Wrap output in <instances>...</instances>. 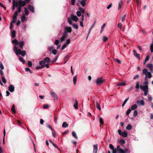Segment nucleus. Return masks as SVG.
Returning a JSON list of instances; mask_svg holds the SVG:
<instances>
[{
  "mask_svg": "<svg viewBox=\"0 0 153 153\" xmlns=\"http://www.w3.org/2000/svg\"><path fill=\"white\" fill-rule=\"evenodd\" d=\"M13 51L16 53V55L18 54L21 55L22 56H24L26 54V51H22L20 49H17V47L16 46H15L13 49Z\"/></svg>",
  "mask_w": 153,
  "mask_h": 153,
  "instance_id": "1",
  "label": "nucleus"
},
{
  "mask_svg": "<svg viewBox=\"0 0 153 153\" xmlns=\"http://www.w3.org/2000/svg\"><path fill=\"white\" fill-rule=\"evenodd\" d=\"M142 74H143L145 75V79L146 80H147V76L149 78H150L152 77L151 73L150 72H148L146 69L144 68L143 70Z\"/></svg>",
  "mask_w": 153,
  "mask_h": 153,
  "instance_id": "2",
  "label": "nucleus"
},
{
  "mask_svg": "<svg viewBox=\"0 0 153 153\" xmlns=\"http://www.w3.org/2000/svg\"><path fill=\"white\" fill-rule=\"evenodd\" d=\"M105 80L103 79L102 77H98L95 81L96 84L97 85L99 86L101 85L104 82H105Z\"/></svg>",
  "mask_w": 153,
  "mask_h": 153,
  "instance_id": "3",
  "label": "nucleus"
},
{
  "mask_svg": "<svg viewBox=\"0 0 153 153\" xmlns=\"http://www.w3.org/2000/svg\"><path fill=\"white\" fill-rule=\"evenodd\" d=\"M140 88L143 90L144 91V95L146 96L148 92V85H145L143 86L142 85H140Z\"/></svg>",
  "mask_w": 153,
  "mask_h": 153,
  "instance_id": "4",
  "label": "nucleus"
},
{
  "mask_svg": "<svg viewBox=\"0 0 153 153\" xmlns=\"http://www.w3.org/2000/svg\"><path fill=\"white\" fill-rule=\"evenodd\" d=\"M118 132L120 135L122 136L123 137H126L127 136V133L126 131H124L122 132L119 129L118 131Z\"/></svg>",
  "mask_w": 153,
  "mask_h": 153,
  "instance_id": "5",
  "label": "nucleus"
},
{
  "mask_svg": "<svg viewBox=\"0 0 153 153\" xmlns=\"http://www.w3.org/2000/svg\"><path fill=\"white\" fill-rule=\"evenodd\" d=\"M19 6L21 7H24L26 4L27 3L25 1H22V0H20L19 2Z\"/></svg>",
  "mask_w": 153,
  "mask_h": 153,
  "instance_id": "6",
  "label": "nucleus"
},
{
  "mask_svg": "<svg viewBox=\"0 0 153 153\" xmlns=\"http://www.w3.org/2000/svg\"><path fill=\"white\" fill-rule=\"evenodd\" d=\"M117 150L118 153H125L124 150L121 149L119 145L117 146Z\"/></svg>",
  "mask_w": 153,
  "mask_h": 153,
  "instance_id": "7",
  "label": "nucleus"
},
{
  "mask_svg": "<svg viewBox=\"0 0 153 153\" xmlns=\"http://www.w3.org/2000/svg\"><path fill=\"white\" fill-rule=\"evenodd\" d=\"M65 32L67 33H71L72 31L71 28L70 27H67L65 28Z\"/></svg>",
  "mask_w": 153,
  "mask_h": 153,
  "instance_id": "8",
  "label": "nucleus"
},
{
  "mask_svg": "<svg viewBox=\"0 0 153 153\" xmlns=\"http://www.w3.org/2000/svg\"><path fill=\"white\" fill-rule=\"evenodd\" d=\"M71 18L73 21L77 22L78 20V18L76 16H74L73 15H71Z\"/></svg>",
  "mask_w": 153,
  "mask_h": 153,
  "instance_id": "9",
  "label": "nucleus"
},
{
  "mask_svg": "<svg viewBox=\"0 0 153 153\" xmlns=\"http://www.w3.org/2000/svg\"><path fill=\"white\" fill-rule=\"evenodd\" d=\"M133 52L134 56L140 60V54L137 53L135 50H133Z\"/></svg>",
  "mask_w": 153,
  "mask_h": 153,
  "instance_id": "10",
  "label": "nucleus"
},
{
  "mask_svg": "<svg viewBox=\"0 0 153 153\" xmlns=\"http://www.w3.org/2000/svg\"><path fill=\"white\" fill-rule=\"evenodd\" d=\"M98 150V146L97 144L94 145L93 146V153H97Z\"/></svg>",
  "mask_w": 153,
  "mask_h": 153,
  "instance_id": "11",
  "label": "nucleus"
},
{
  "mask_svg": "<svg viewBox=\"0 0 153 153\" xmlns=\"http://www.w3.org/2000/svg\"><path fill=\"white\" fill-rule=\"evenodd\" d=\"M29 9L33 13L35 12V9L34 7L31 5H30L28 7Z\"/></svg>",
  "mask_w": 153,
  "mask_h": 153,
  "instance_id": "12",
  "label": "nucleus"
},
{
  "mask_svg": "<svg viewBox=\"0 0 153 153\" xmlns=\"http://www.w3.org/2000/svg\"><path fill=\"white\" fill-rule=\"evenodd\" d=\"M147 66L149 68L150 71L152 72L153 70V65L152 64H148L147 65Z\"/></svg>",
  "mask_w": 153,
  "mask_h": 153,
  "instance_id": "13",
  "label": "nucleus"
},
{
  "mask_svg": "<svg viewBox=\"0 0 153 153\" xmlns=\"http://www.w3.org/2000/svg\"><path fill=\"white\" fill-rule=\"evenodd\" d=\"M51 94L52 97L54 98V100H57L58 99L57 95L54 92H51Z\"/></svg>",
  "mask_w": 153,
  "mask_h": 153,
  "instance_id": "14",
  "label": "nucleus"
},
{
  "mask_svg": "<svg viewBox=\"0 0 153 153\" xmlns=\"http://www.w3.org/2000/svg\"><path fill=\"white\" fill-rule=\"evenodd\" d=\"M137 104L139 105H144V102L143 100H138L137 101Z\"/></svg>",
  "mask_w": 153,
  "mask_h": 153,
  "instance_id": "15",
  "label": "nucleus"
},
{
  "mask_svg": "<svg viewBox=\"0 0 153 153\" xmlns=\"http://www.w3.org/2000/svg\"><path fill=\"white\" fill-rule=\"evenodd\" d=\"M8 90L11 92H13L14 91V88L13 85H10L8 87Z\"/></svg>",
  "mask_w": 153,
  "mask_h": 153,
  "instance_id": "16",
  "label": "nucleus"
},
{
  "mask_svg": "<svg viewBox=\"0 0 153 153\" xmlns=\"http://www.w3.org/2000/svg\"><path fill=\"white\" fill-rule=\"evenodd\" d=\"M45 61V62L47 63H49L51 62V60L50 58L48 57H46L44 59V60H43Z\"/></svg>",
  "mask_w": 153,
  "mask_h": 153,
  "instance_id": "17",
  "label": "nucleus"
},
{
  "mask_svg": "<svg viewBox=\"0 0 153 153\" xmlns=\"http://www.w3.org/2000/svg\"><path fill=\"white\" fill-rule=\"evenodd\" d=\"M39 64L42 68H43L45 66V61L43 60H42L39 62Z\"/></svg>",
  "mask_w": 153,
  "mask_h": 153,
  "instance_id": "18",
  "label": "nucleus"
},
{
  "mask_svg": "<svg viewBox=\"0 0 153 153\" xmlns=\"http://www.w3.org/2000/svg\"><path fill=\"white\" fill-rule=\"evenodd\" d=\"M16 32L15 30H13L12 31L11 33V37L13 38H14L16 36Z\"/></svg>",
  "mask_w": 153,
  "mask_h": 153,
  "instance_id": "19",
  "label": "nucleus"
},
{
  "mask_svg": "<svg viewBox=\"0 0 153 153\" xmlns=\"http://www.w3.org/2000/svg\"><path fill=\"white\" fill-rule=\"evenodd\" d=\"M12 43L13 44H15L16 45H18L19 44L18 41L16 39H13L12 41Z\"/></svg>",
  "mask_w": 153,
  "mask_h": 153,
  "instance_id": "20",
  "label": "nucleus"
},
{
  "mask_svg": "<svg viewBox=\"0 0 153 153\" xmlns=\"http://www.w3.org/2000/svg\"><path fill=\"white\" fill-rule=\"evenodd\" d=\"M75 103L74 104V108H75V109H78V102H77V101L76 100H75Z\"/></svg>",
  "mask_w": 153,
  "mask_h": 153,
  "instance_id": "21",
  "label": "nucleus"
},
{
  "mask_svg": "<svg viewBox=\"0 0 153 153\" xmlns=\"http://www.w3.org/2000/svg\"><path fill=\"white\" fill-rule=\"evenodd\" d=\"M68 125L66 122H64L62 125V127L63 128H65L68 127Z\"/></svg>",
  "mask_w": 153,
  "mask_h": 153,
  "instance_id": "22",
  "label": "nucleus"
},
{
  "mask_svg": "<svg viewBox=\"0 0 153 153\" xmlns=\"http://www.w3.org/2000/svg\"><path fill=\"white\" fill-rule=\"evenodd\" d=\"M123 1L122 0H121L119 4V6H118V10H120L121 8V6H122V5H123Z\"/></svg>",
  "mask_w": 153,
  "mask_h": 153,
  "instance_id": "23",
  "label": "nucleus"
},
{
  "mask_svg": "<svg viewBox=\"0 0 153 153\" xmlns=\"http://www.w3.org/2000/svg\"><path fill=\"white\" fill-rule=\"evenodd\" d=\"M137 106L136 104H134L132 105L131 107V109L133 110L137 108Z\"/></svg>",
  "mask_w": 153,
  "mask_h": 153,
  "instance_id": "24",
  "label": "nucleus"
},
{
  "mask_svg": "<svg viewBox=\"0 0 153 153\" xmlns=\"http://www.w3.org/2000/svg\"><path fill=\"white\" fill-rule=\"evenodd\" d=\"M24 42L23 41H22L20 42L19 44V47L20 48H23L24 45Z\"/></svg>",
  "mask_w": 153,
  "mask_h": 153,
  "instance_id": "25",
  "label": "nucleus"
},
{
  "mask_svg": "<svg viewBox=\"0 0 153 153\" xmlns=\"http://www.w3.org/2000/svg\"><path fill=\"white\" fill-rule=\"evenodd\" d=\"M77 80V77L76 76H75L73 77V82L74 85L76 84Z\"/></svg>",
  "mask_w": 153,
  "mask_h": 153,
  "instance_id": "26",
  "label": "nucleus"
},
{
  "mask_svg": "<svg viewBox=\"0 0 153 153\" xmlns=\"http://www.w3.org/2000/svg\"><path fill=\"white\" fill-rule=\"evenodd\" d=\"M25 20V14H22V15L21 17V20L22 22H24Z\"/></svg>",
  "mask_w": 153,
  "mask_h": 153,
  "instance_id": "27",
  "label": "nucleus"
},
{
  "mask_svg": "<svg viewBox=\"0 0 153 153\" xmlns=\"http://www.w3.org/2000/svg\"><path fill=\"white\" fill-rule=\"evenodd\" d=\"M85 2L84 0H82L80 3L82 7H84L85 5Z\"/></svg>",
  "mask_w": 153,
  "mask_h": 153,
  "instance_id": "28",
  "label": "nucleus"
},
{
  "mask_svg": "<svg viewBox=\"0 0 153 153\" xmlns=\"http://www.w3.org/2000/svg\"><path fill=\"white\" fill-rule=\"evenodd\" d=\"M126 128L127 130H131L132 128V126L131 124H128L126 127Z\"/></svg>",
  "mask_w": 153,
  "mask_h": 153,
  "instance_id": "29",
  "label": "nucleus"
},
{
  "mask_svg": "<svg viewBox=\"0 0 153 153\" xmlns=\"http://www.w3.org/2000/svg\"><path fill=\"white\" fill-rule=\"evenodd\" d=\"M129 97H127L124 100V101L123 104H122V106L123 107V106L125 105L126 104V102L127 101L129 100Z\"/></svg>",
  "mask_w": 153,
  "mask_h": 153,
  "instance_id": "30",
  "label": "nucleus"
},
{
  "mask_svg": "<svg viewBox=\"0 0 153 153\" xmlns=\"http://www.w3.org/2000/svg\"><path fill=\"white\" fill-rule=\"evenodd\" d=\"M18 15V13L17 11L15 12L14 15L13 16V18L15 19H17V17Z\"/></svg>",
  "mask_w": 153,
  "mask_h": 153,
  "instance_id": "31",
  "label": "nucleus"
},
{
  "mask_svg": "<svg viewBox=\"0 0 153 153\" xmlns=\"http://www.w3.org/2000/svg\"><path fill=\"white\" fill-rule=\"evenodd\" d=\"M96 107L100 111L101 110V108L100 106V104H99L98 103V102H96Z\"/></svg>",
  "mask_w": 153,
  "mask_h": 153,
  "instance_id": "32",
  "label": "nucleus"
},
{
  "mask_svg": "<svg viewBox=\"0 0 153 153\" xmlns=\"http://www.w3.org/2000/svg\"><path fill=\"white\" fill-rule=\"evenodd\" d=\"M24 10L25 12V14L27 16L29 14V12L27 9L26 7H25L24 8Z\"/></svg>",
  "mask_w": 153,
  "mask_h": 153,
  "instance_id": "33",
  "label": "nucleus"
},
{
  "mask_svg": "<svg viewBox=\"0 0 153 153\" xmlns=\"http://www.w3.org/2000/svg\"><path fill=\"white\" fill-rule=\"evenodd\" d=\"M140 87V85H139V82H137L136 83V85H135V88L137 89L138 90Z\"/></svg>",
  "mask_w": 153,
  "mask_h": 153,
  "instance_id": "34",
  "label": "nucleus"
},
{
  "mask_svg": "<svg viewBox=\"0 0 153 153\" xmlns=\"http://www.w3.org/2000/svg\"><path fill=\"white\" fill-rule=\"evenodd\" d=\"M1 79L2 81L4 83H6L7 82V80L4 76H1Z\"/></svg>",
  "mask_w": 153,
  "mask_h": 153,
  "instance_id": "35",
  "label": "nucleus"
},
{
  "mask_svg": "<svg viewBox=\"0 0 153 153\" xmlns=\"http://www.w3.org/2000/svg\"><path fill=\"white\" fill-rule=\"evenodd\" d=\"M19 59L20 61L22 62V63L24 64L25 63V61L24 59L22 57H19Z\"/></svg>",
  "mask_w": 153,
  "mask_h": 153,
  "instance_id": "36",
  "label": "nucleus"
},
{
  "mask_svg": "<svg viewBox=\"0 0 153 153\" xmlns=\"http://www.w3.org/2000/svg\"><path fill=\"white\" fill-rule=\"evenodd\" d=\"M79 10H80V11L81 12V13H82L83 14L85 13V10L82 7H79Z\"/></svg>",
  "mask_w": 153,
  "mask_h": 153,
  "instance_id": "37",
  "label": "nucleus"
},
{
  "mask_svg": "<svg viewBox=\"0 0 153 153\" xmlns=\"http://www.w3.org/2000/svg\"><path fill=\"white\" fill-rule=\"evenodd\" d=\"M72 136L74 137L76 139H78V137L76 136V133L74 131H73L72 132Z\"/></svg>",
  "mask_w": 153,
  "mask_h": 153,
  "instance_id": "38",
  "label": "nucleus"
},
{
  "mask_svg": "<svg viewBox=\"0 0 153 153\" xmlns=\"http://www.w3.org/2000/svg\"><path fill=\"white\" fill-rule=\"evenodd\" d=\"M100 123V126L101 125H102L103 124V121L102 118L101 117L99 119Z\"/></svg>",
  "mask_w": 153,
  "mask_h": 153,
  "instance_id": "39",
  "label": "nucleus"
},
{
  "mask_svg": "<svg viewBox=\"0 0 153 153\" xmlns=\"http://www.w3.org/2000/svg\"><path fill=\"white\" fill-rule=\"evenodd\" d=\"M105 24H104L101 27V29L100 31V33H101L102 31L103 30V29L105 27Z\"/></svg>",
  "mask_w": 153,
  "mask_h": 153,
  "instance_id": "40",
  "label": "nucleus"
},
{
  "mask_svg": "<svg viewBox=\"0 0 153 153\" xmlns=\"http://www.w3.org/2000/svg\"><path fill=\"white\" fill-rule=\"evenodd\" d=\"M76 15L78 17L80 16L81 15V12L79 11H78L76 13Z\"/></svg>",
  "mask_w": 153,
  "mask_h": 153,
  "instance_id": "41",
  "label": "nucleus"
},
{
  "mask_svg": "<svg viewBox=\"0 0 153 153\" xmlns=\"http://www.w3.org/2000/svg\"><path fill=\"white\" fill-rule=\"evenodd\" d=\"M71 19H72L70 18H69L68 19V23L70 25H71L72 23V21Z\"/></svg>",
  "mask_w": 153,
  "mask_h": 153,
  "instance_id": "42",
  "label": "nucleus"
},
{
  "mask_svg": "<svg viewBox=\"0 0 153 153\" xmlns=\"http://www.w3.org/2000/svg\"><path fill=\"white\" fill-rule=\"evenodd\" d=\"M114 61L117 62L119 64H120L121 63L120 61L118 59L115 58L114 59Z\"/></svg>",
  "mask_w": 153,
  "mask_h": 153,
  "instance_id": "43",
  "label": "nucleus"
},
{
  "mask_svg": "<svg viewBox=\"0 0 153 153\" xmlns=\"http://www.w3.org/2000/svg\"><path fill=\"white\" fill-rule=\"evenodd\" d=\"M138 114V111L137 110H134V112L133 116L134 117H136Z\"/></svg>",
  "mask_w": 153,
  "mask_h": 153,
  "instance_id": "44",
  "label": "nucleus"
},
{
  "mask_svg": "<svg viewBox=\"0 0 153 153\" xmlns=\"http://www.w3.org/2000/svg\"><path fill=\"white\" fill-rule=\"evenodd\" d=\"M73 27L75 29H77L78 28V25L76 24H74L73 25Z\"/></svg>",
  "mask_w": 153,
  "mask_h": 153,
  "instance_id": "45",
  "label": "nucleus"
},
{
  "mask_svg": "<svg viewBox=\"0 0 153 153\" xmlns=\"http://www.w3.org/2000/svg\"><path fill=\"white\" fill-rule=\"evenodd\" d=\"M119 142L120 143H122L123 144H124L125 143V140L123 139H120V140Z\"/></svg>",
  "mask_w": 153,
  "mask_h": 153,
  "instance_id": "46",
  "label": "nucleus"
},
{
  "mask_svg": "<svg viewBox=\"0 0 153 153\" xmlns=\"http://www.w3.org/2000/svg\"><path fill=\"white\" fill-rule=\"evenodd\" d=\"M57 59L58 57L57 56H56L54 59H53V60L51 62L52 63H54L57 60Z\"/></svg>",
  "mask_w": 153,
  "mask_h": 153,
  "instance_id": "47",
  "label": "nucleus"
},
{
  "mask_svg": "<svg viewBox=\"0 0 153 153\" xmlns=\"http://www.w3.org/2000/svg\"><path fill=\"white\" fill-rule=\"evenodd\" d=\"M131 111V108L128 109L126 112V114L128 115Z\"/></svg>",
  "mask_w": 153,
  "mask_h": 153,
  "instance_id": "48",
  "label": "nucleus"
},
{
  "mask_svg": "<svg viewBox=\"0 0 153 153\" xmlns=\"http://www.w3.org/2000/svg\"><path fill=\"white\" fill-rule=\"evenodd\" d=\"M28 66L29 67H31L32 66V63L30 61H28L27 63Z\"/></svg>",
  "mask_w": 153,
  "mask_h": 153,
  "instance_id": "49",
  "label": "nucleus"
},
{
  "mask_svg": "<svg viewBox=\"0 0 153 153\" xmlns=\"http://www.w3.org/2000/svg\"><path fill=\"white\" fill-rule=\"evenodd\" d=\"M126 15H124L121 18V21L123 22H124L125 21L126 18Z\"/></svg>",
  "mask_w": 153,
  "mask_h": 153,
  "instance_id": "50",
  "label": "nucleus"
},
{
  "mask_svg": "<svg viewBox=\"0 0 153 153\" xmlns=\"http://www.w3.org/2000/svg\"><path fill=\"white\" fill-rule=\"evenodd\" d=\"M150 50L151 52H153V44H151L150 46Z\"/></svg>",
  "mask_w": 153,
  "mask_h": 153,
  "instance_id": "51",
  "label": "nucleus"
},
{
  "mask_svg": "<svg viewBox=\"0 0 153 153\" xmlns=\"http://www.w3.org/2000/svg\"><path fill=\"white\" fill-rule=\"evenodd\" d=\"M57 51L56 49H53L52 51V53L54 55H56L57 54Z\"/></svg>",
  "mask_w": 153,
  "mask_h": 153,
  "instance_id": "52",
  "label": "nucleus"
},
{
  "mask_svg": "<svg viewBox=\"0 0 153 153\" xmlns=\"http://www.w3.org/2000/svg\"><path fill=\"white\" fill-rule=\"evenodd\" d=\"M11 110L13 113H15L16 111L15 109L14 105H13L11 108Z\"/></svg>",
  "mask_w": 153,
  "mask_h": 153,
  "instance_id": "53",
  "label": "nucleus"
},
{
  "mask_svg": "<svg viewBox=\"0 0 153 153\" xmlns=\"http://www.w3.org/2000/svg\"><path fill=\"white\" fill-rule=\"evenodd\" d=\"M125 153H129L130 151L127 148L125 149L124 150Z\"/></svg>",
  "mask_w": 153,
  "mask_h": 153,
  "instance_id": "54",
  "label": "nucleus"
},
{
  "mask_svg": "<svg viewBox=\"0 0 153 153\" xmlns=\"http://www.w3.org/2000/svg\"><path fill=\"white\" fill-rule=\"evenodd\" d=\"M117 26L121 30V28L122 27V24L121 23H119L118 24Z\"/></svg>",
  "mask_w": 153,
  "mask_h": 153,
  "instance_id": "55",
  "label": "nucleus"
},
{
  "mask_svg": "<svg viewBox=\"0 0 153 153\" xmlns=\"http://www.w3.org/2000/svg\"><path fill=\"white\" fill-rule=\"evenodd\" d=\"M149 55H147L145 59V62H146L148 60H149Z\"/></svg>",
  "mask_w": 153,
  "mask_h": 153,
  "instance_id": "56",
  "label": "nucleus"
},
{
  "mask_svg": "<svg viewBox=\"0 0 153 153\" xmlns=\"http://www.w3.org/2000/svg\"><path fill=\"white\" fill-rule=\"evenodd\" d=\"M108 39V38L105 36H104L103 38V40L104 42H106Z\"/></svg>",
  "mask_w": 153,
  "mask_h": 153,
  "instance_id": "57",
  "label": "nucleus"
},
{
  "mask_svg": "<svg viewBox=\"0 0 153 153\" xmlns=\"http://www.w3.org/2000/svg\"><path fill=\"white\" fill-rule=\"evenodd\" d=\"M49 106L48 105L45 104L43 105V108L45 109H47L49 108Z\"/></svg>",
  "mask_w": 153,
  "mask_h": 153,
  "instance_id": "58",
  "label": "nucleus"
},
{
  "mask_svg": "<svg viewBox=\"0 0 153 153\" xmlns=\"http://www.w3.org/2000/svg\"><path fill=\"white\" fill-rule=\"evenodd\" d=\"M0 68L1 69H4V66L2 64V63L0 62Z\"/></svg>",
  "mask_w": 153,
  "mask_h": 153,
  "instance_id": "59",
  "label": "nucleus"
},
{
  "mask_svg": "<svg viewBox=\"0 0 153 153\" xmlns=\"http://www.w3.org/2000/svg\"><path fill=\"white\" fill-rule=\"evenodd\" d=\"M59 42L57 39L56 40L55 42V44L56 45H58L59 44Z\"/></svg>",
  "mask_w": 153,
  "mask_h": 153,
  "instance_id": "60",
  "label": "nucleus"
},
{
  "mask_svg": "<svg viewBox=\"0 0 153 153\" xmlns=\"http://www.w3.org/2000/svg\"><path fill=\"white\" fill-rule=\"evenodd\" d=\"M109 148L112 150L114 149V146L112 144H110L109 146Z\"/></svg>",
  "mask_w": 153,
  "mask_h": 153,
  "instance_id": "61",
  "label": "nucleus"
},
{
  "mask_svg": "<svg viewBox=\"0 0 153 153\" xmlns=\"http://www.w3.org/2000/svg\"><path fill=\"white\" fill-rule=\"evenodd\" d=\"M67 47V45L66 44H64L62 48V50H63Z\"/></svg>",
  "mask_w": 153,
  "mask_h": 153,
  "instance_id": "62",
  "label": "nucleus"
},
{
  "mask_svg": "<svg viewBox=\"0 0 153 153\" xmlns=\"http://www.w3.org/2000/svg\"><path fill=\"white\" fill-rule=\"evenodd\" d=\"M69 58V56L68 55H67L65 56L64 58V59H68Z\"/></svg>",
  "mask_w": 153,
  "mask_h": 153,
  "instance_id": "63",
  "label": "nucleus"
},
{
  "mask_svg": "<svg viewBox=\"0 0 153 153\" xmlns=\"http://www.w3.org/2000/svg\"><path fill=\"white\" fill-rule=\"evenodd\" d=\"M67 33L64 31L63 33V36H64V37L66 38L67 36Z\"/></svg>",
  "mask_w": 153,
  "mask_h": 153,
  "instance_id": "64",
  "label": "nucleus"
}]
</instances>
